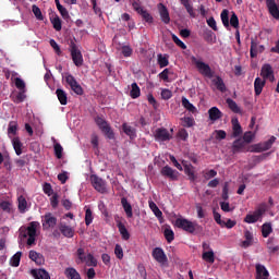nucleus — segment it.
I'll use <instances>...</instances> for the list:
<instances>
[{
    "label": "nucleus",
    "mask_w": 279,
    "mask_h": 279,
    "mask_svg": "<svg viewBox=\"0 0 279 279\" xmlns=\"http://www.w3.org/2000/svg\"><path fill=\"white\" fill-rule=\"evenodd\" d=\"M28 258L36 263V265H45V256L36 251H29Z\"/></svg>",
    "instance_id": "5701e85b"
},
{
    "label": "nucleus",
    "mask_w": 279,
    "mask_h": 279,
    "mask_svg": "<svg viewBox=\"0 0 279 279\" xmlns=\"http://www.w3.org/2000/svg\"><path fill=\"white\" fill-rule=\"evenodd\" d=\"M57 225H58V218L53 216V214L46 213L43 216L41 226L44 230H51V228H56Z\"/></svg>",
    "instance_id": "9d476101"
},
{
    "label": "nucleus",
    "mask_w": 279,
    "mask_h": 279,
    "mask_svg": "<svg viewBox=\"0 0 279 279\" xmlns=\"http://www.w3.org/2000/svg\"><path fill=\"white\" fill-rule=\"evenodd\" d=\"M266 8L270 16L276 19V21H279V7L278 3H276V0H266Z\"/></svg>",
    "instance_id": "4468645a"
},
{
    "label": "nucleus",
    "mask_w": 279,
    "mask_h": 279,
    "mask_svg": "<svg viewBox=\"0 0 279 279\" xmlns=\"http://www.w3.org/2000/svg\"><path fill=\"white\" fill-rule=\"evenodd\" d=\"M275 143H276V136H271L268 141L264 143L253 145L251 151L253 154H260L263 151H267L271 149Z\"/></svg>",
    "instance_id": "0eeeda50"
},
{
    "label": "nucleus",
    "mask_w": 279,
    "mask_h": 279,
    "mask_svg": "<svg viewBox=\"0 0 279 279\" xmlns=\"http://www.w3.org/2000/svg\"><path fill=\"white\" fill-rule=\"evenodd\" d=\"M204 40L209 45H215V33H213V31H206L204 34Z\"/></svg>",
    "instance_id": "09e8293b"
},
{
    "label": "nucleus",
    "mask_w": 279,
    "mask_h": 279,
    "mask_svg": "<svg viewBox=\"0 0 279 279\" xmlns=\"http://www.w3.org/2000/svg\"><path fill=\"white\" fill-rule=\"evenodd\" d=\"M94 121L102 134H105L106 138L109 141H114V131H112V126H110V123L106 121L104 117L97 116Z\"/></svg>",
    "instance_id": "20e7f679"
},
{
    "label": "nucleus",
    "mask_w": 279,
    "mask_h": 279,
    "mask_svg": "<svg viewBox=\"0 0 279 279\" xmlns=\"http://www.w3.org/2000/svg\"><path fill=\"white\" fill-rule=\"evenodd\" d=\"M177 228H180V230H184V232H187V234H195V231L199 230L202 226L197 223V221H191L186 218H178L175 220Z\"/></svg>",
    "instance_id": "7ed1b4c3"
},
{
    "label": "nucleus",
    "mask_w": 279,
    "mask_h": 279,
    "mask_svg": "<svg viewBox=\"0 0 279 279\" xmlns=\"http://www.w3.org/2000/svg\"><path fill=\"white\" fill-rule=\"evenodd\" d=\"M11 142L16 156H21V154H23V142H21V137L15 136Z\"/></svg>",
    "instance_id": "bb28decb"
},
{
    "label": "nucleus",
    "mask_w": 279,
    "mask_h": 279,
    "mask_svg": "<svg viewBox=\"0 0 279 279\" xmlns=\"http://www.w3.org/2000/svg\"><path fill=\"white\" fill-rule=\"evenodd\" d=\"M266 84H267V81H265L260 77L255 78V81H254V90H255L256 97L260 96V94L263 93V89L265 88Z\"/></svg>",
    "instance_id": "4be33fe9"
},
{
    "label": "nucleus",
    "mask_w": 279,
    "mask_h": 279,
    "mask_svg": "<svg viewBox=\"0 0 279 279\" xmlns=\"http://www.w3.org/2000/svg\"><path fill=\"white\" fill-rule=\"evenodd\" d=\"M230 25L231 27H234V29H239V16H236V13H232L230 17Z\"/></svg>",
    "instance_id": "680f3d73"
},
{
    "label": "nucleus",
    "mask_w": 279,
    "mask_h": 279,
    "mask_svg": "<svg viewBox=\"0 0 279 279\" xmlns=\"http://www.w3.org/2000/svg\"><path fill=\"white\" fill-rule=\"evenodd\" d=\"M267 213V209L264 206H260L253 214H248L244 218V223H256L259 219L263 218V215Z\"/></svg>",
    "instance_id": "9b49d317"
},
{
    "label": "nucleus",
    "mask_w": 279,
    "mask_h": 279,
    "mask_svg": "<svg viewBox=\"0 0 279 279\" xmlns=\"http://www.w3.org/2000/svg\"><path fill=\"white\" fill-rule=\"evenodd\" d=\"M159 15L166 25H169L171 23V17L169 16V10L165 7V4L159 3Z\"/></svg>",
    "instance_id": "412c9836"
},
{
    "label": "nucleus",
    "mask_w": 279,
    "mask_h": 279,
    "mask_svg": "<svg viewBox=\"0 0 279 279\" xmlns=\"http://www.w3.org/2000/svg\"><path fill=\"white\" fill-rule=\"evenodd\" d=\"M64 276L68 279H82V276H80V272H77V270L73 267L65 268Z\"/></svg>",
    "instance_id": "7c9ffc66"
},
{
    "label": "nucleus",
    "mask_w": 279,
    "mask_h": 279,
    "mask_svg": "<svg viewBox=\"0 0 279 279\" xmlns=\"http://www.w3.org/2000/svg\"><path fill=\"white\" fill-rule=\"evenodd\" d=\"M121 204L128 219H132V217H134V213L132 211V204H130L125 197L121 198Z\"/></svg>",
    "instance_id": "393cba45"
},
{
    "label": "nucleus",
    "mask_w": 279,
    "mask_h": 279,
    "mask_svg": "<svg viewBox=\"0 0 279 279\" xmlns=\"http://www.w3.org/2000/svg\"><path fill=\"white\" fill-rule=\"evenodd\" d=\"M32 12L33 14H35L36 19L38 21H43L45 17L43 16V11H40V8H38V5L33 4L32 5Z\"/></svg>",
    "instance_id": "5fc2aeb1"
},
{
    "label": "nucleus",
    "mask_w": 279,
    "mask_h": 279,
    "mask_svg": "<svg viewBox=\"0 0 279 279\" xmlns=\"http://www.w3.org/2000/svg\"><path fill=\"white\" fill-rule=\"evenodd\" d=\"M260 77L264 80V82H276V75L274 74V68H271V64L265 63L262 66Z\"/></svg>",
    "instance_id": "1a4fd4ad"
},
{
    "label": "nucleus",
    "mask_w": 279,
    "mask_h": 279,
    "mask_svg": "<svg viewBox=\"0 0 279 279\" xmlns=\"http://www.w3.org/2000/svg\"><path fill=\"white\" fill-rule=\"evenodd\" d=\"M243 141L246 144L252 143V141H254V133H252L251 131L245 132L244 135H243Z\"/></svg>",
    "instance_id": "338daca9"
},
{
    "label": "nucleus",
    "mask_w": 279,
    "mask_h": 279,
    "mask_svg": "<svg viewBox=\"0 0 279 279\" xmlns=\"http://www.w3.org/2000/svg\"><path fill=\"white\" fill-rule=\"evenodd\" d=\"M173 72H170L169 69H165L161 73L158 74L159 80H162L163 82H171L169 78V75H172Z\"/></svg>",
    "instance_id": "864d4df0"
},
{
    "label": "nucleus",
    "mask_w": 279,
    "mask_h": 279,
    "mask_svg": "<svg viewBox=\"0 0 279 279\" xmlns=\"http://www.w3.org/2000/svg\"><path fill=\"white\" fill-rule=\"evenodd\" d=\"M53 149L56 158H58V160L62 159V153L64 151L62 145L60 143H57L54 144Z\"/></svg>",
    "instance_id": "8fccbe9b"
},
{
    "label": "nucleus",
    "mask_w": 279,
    "mask_h": 279,
    "mask_svg": "<svg viewBox=\"0 0 279 279\" xmlns=\"http://www.w3.org/2000/svg\"><path fill=\"white\" fill-rule=\"evenodd\" d=\"M76 265H85L87 267H97V258L93 255V253H88L86 255V251L83 247L77 248L76 251Z\"/></svg>",
    "instance_id": "f03ea898"
},
{
    "label": "nucleus",
    "mask_w": 279,
    "mask_h": 279,
    "mask_svg": "<svg viewBox=\"0 0 279 279\" xmlns=\"http://www.w3.org/2000/svg\"><path fill=\"white\" fill-rule=\"evenodd\" d=\"M90 223H93V210L87 208L85 211V225L90 226Z\"/></svg>",
    "instance_id": "13d9d810"
},
{
    "label": "nucleus",
    "mask_w": 279,
    "mask_h": 279,
    "mask_svg": "<svg viewBox=\"0 0 279 279\" xmlns=\"http://www.w3.org/2000/svg\"><path fill=\"white\" fill-rule=\"evenodd\" d=\"M122 132H124V134H126V136H129L131 141H134V138H136V129L128 124V122H124L122 124Z\"/></svg>",
    "instance_id": "b1692460"
},
{
    "label": "nucleus",
    "mask_w": 279,
    "mask_h": 279,
    "mask_svg": "<svg viewBox=\"0 0 279 279\" xmlns=\"http://www.w3.org/2000/svg\"><path fill=\"white\" fill-rule=\"evenodd\" d=\"M59 230L65 239H73L75 236V229L65 223H59Z\"/></svg>",
    "instance_id": "f3484780"
},
{
    "label": "nucleus",
    "mask_w": 279,
    "mask_h": 279,
    "mask_svg": "<svg viewBox=\"0 0 279 279\" xmlns=\"http://www.w3.org/2000/svg\"><path fill=\"white\" fill-rule=\"evenodd\" d=\"M208 116L209 119L215 122V121H219V119H221V117H223V112H221V110H219V108L217 107H211L208 110Z\"/></svg>",
    "instance_id": "a878e982"
},
{
    "label": "nucleus",
    "mask_w": 279,
    "mask_h": 279,
    "mask_svg": "<svg viewBox=\"0 0 279 279\" xmlns=\"http://www.w3.org/2000/svg\"><path fill=\"white\" fill-rule=\"evenodd\" d=\"M155 141H159L161 143H165L167 141H171V133H169V130L165 128H159L154 132Z\"/></svg>",
    "instance_id": "ddd939ff"
},
{
    "label": "nucleus",
    "mask_w": 279,
    "mask_h": 279,
    "mask_svg": "<svg viewBox=\"0 0 279 279\" xmlns=\"http://www.w3.org/2000/svg\"><path fill=\"white\" fill-rule=\"evenodd\" d=\"M15 87L19 88L20 90H27L25 86V81L21 77H15L14 80Z\"/></svg>",
    "instance_id": "4d7b16f0"
},
{
    "label": "nucleus",
    "mask_w": 279,
    "mask_h": 279,
    "mask_svg": "<svg viewBox=\"0 0 279 279\" xmlns=\"http://www.w3.org/2000/svg\"><path fill=\"white\" fill-rule=\"evenodd\" d=\"M56 95L58 97V100L60 101L61 106H66L69 104V97L66 95V92L62 88H58L56 90Z\"/></svg>",
    "instance_id": "c756f323"
},
{
    "label": "nucleus",
    "mask_w": 279,
    "mask_h": 279,
    "mask_svg": "<svg viewBox=\"0 0 279 279\" xmlns=\"http://www.w3.org/2000/svg\"><path fill=\"white\" fill-rule=\"evenodd\" d=\"M153 258H155L157 263H160V265H165V263H167V254H165V251L161 247L153 250Z\"/></svg>",
    "instance_id": "a211bd4d"
},
{
    "label": "nucleus",
    "mask_w": 279,
    "mask_h": 279,
    "mask_svg": "<svg viewBox=\"0 0 279 279\" xmlns=\"http://www.w3.org/2000/svg\"><path fill=\"white\" fill-rule=\"evenodd\" d=\"M70 53L72 61L74 62L75 66H82L84 64V57L82 56V51L75 41H70Z\"/></svg>",
    "instance_id": "423d86ee"
},
{
    "label": "nucleus",
    "mask_w": 279,
    "mask_h": 279,
    "mask_svg": "<svg viewBox=\"0 0 279 279\" xmlns=\"http://www.w3.org/2000/svg\"><path fill=\"white\" fill-rule=\"evenodd\" d=\"M51 23H52V27L53 29H56V32H61L62 31V20H60V16H54L52 20H51Z\"/></svg>",
    "instance_id": "49530a36"
},
{
    "label": "nucleus",
    "mask_w": 279,
    "mask_h": 279,
    "mask_svg": "<svg viewBox=\"0 0 279 279\" xmlns=\"http://www.w3.org/2000/svg\"><path fill=\"white\" fill-rule=\"evenodd\" d=\"M17 208H19V211L22 214L27 213V199L25 198V196L23 195L19 196Z\"/></svg>",
    "instance_id": "c9c22d12"
},
{
    "label": "nucleus",
    "mask_w": 279,
    "mask_h": 279,
    "mask_svg": "<svg viewBox=\"0 0 279 279\" xmlns=\"http://www.w3.org/2000/svg\"><path fill=\"white\" fill-rule=\"evenodd\" d=\"M32 276H34L35 279H51V276H49V272L45 269L32 270Z\"/></svg>",
    "instance_id": "72a5a7b5"
},
{
    "label": "nucleus",
    "mask_w": 279,
    "mask_h": 279,
    "mask_svg": "<svg viewBox=\"0 0 279 279\" xmlns=\"http://www.w3.org/2000/svg\"><path fill=\"white\" fill-rule=\"evenodd\" d=\"M114 254L119 260H123V247L120 244H116Z\"/></svg>",
    "instance_id": "bf43d9fd"
},
{
    "label": "nucleus",
    "mask_w": 279,
    "mask_h": 279,
    "mask_svg": "<svg viewBox=\"0 0 279 279\" xmlns=\"http://www.w3.org/2000/svg\"><path fill=\"white\" fill-rule=\"evenodd\" d=\"M183 167H184V173L185 175H187L189 180L191 182H195V180H197V177L195 175V170L193 168V165L185 163L183 165Z\"/></svg>",
    "instance_id": "cd10ccee"
},
{
    "label": "nucleus",
    "mask_w": 279,
    "mask_h": 279,
    "mask_svg": "<svg viewBox=\"0 0 279 279\" xmlns=\"http://www.w3.org/2000/svg\"><path fill=\"white\" fill-rule=\"evenodd\" d=\"M172 40L173 43L180 47L181 49H186V44H184L183 41H181L178 36L175 34H172Z\"/></svg>",
    "instance_id": "774afa93"
},
{
    "label": "nucleus",
    "mask_w": 279,
    "mask_h": 279,
    "mask_svg": "<svg viewBox=\"0 0 279 279\" xmlns=\"http://www.w3.org/2000/svg\"><path fill=\"white\" fill-rule=\"evenodd\" d=\"M232 134L231 138H239L241 134H243V128L241 126V123L239 122V118H232Z\"/></svg>",
    "instance_id": "dca6fc26"
},
{
    "label": "nucleus",
    "mask_w": 279,
    "mask_h": 279,
    "mask_svg": "<svg viewBox=\"0 0 279 279\" xmlns=\"http://www.w3.org/2000/svg\"><path fill=\"white\" fill-rule=\"evenodd\" d=\"M160 173L163 178H169L171 182H178V178H180V172L169 166L161 168Z\"/></svg>",
    "instance_id": "f8f14e48"
},
{
    "label": "nucleus",
    "mask_w": 279,
    "mask_h": 279,
    "mask_svg": "<svg viewBox=\"0 0 279 279\" xmlns=\"http://www.w3.org/2000/svg\"><path fill=\"white\" fill-rule=\"evenodd\" d=\"M182 5L185 8L186 12L195 19V11L193 10V5L191 4V0H181Z\"/></svg>",
    "instance_id": "a19ab883"
},
{
    "label": "nucleus",
    "mask_w": 279,
    "mask_h": 279,
    "mask_svg": "<svg viewBox=\"0 0 279 279\" xmlns=\"http://www.w3.org/2000/svg\"><path fill=\"white\" fill-rule=\"evenodd\" d=\"M25 93H27V89H20L16 96H12V101L14 104H23L25 99H27V95H25Z\"/></svg>",
    "instance_id": "473e14b6"
},
{
    "label": "nucleus",
    "mask_w": 279,
    "mask_h": 279,
    "mask_svg": "<svg viewBox=\"0 0 279 279\" xmlns=\"http://www.w3.org/2000/svg\"><path fill=\"white\" fill-rule=\"evenodd\" d=\"M157 62L160 66V69H165V66H169V59L165 56H162V53H159L157 56Z\"/></svg>",
    "instance_id": "a18cd8bd"
},
{
    "label": "nucleus",
    "mask_w": 279,
    "mask_h": 279,
    "mask_svg": "<svg viewBox=\"0 0 279 279\" xmlns=\"http://www.w3.org/2000/svg\"><path fill=\"white\" fill-rule=\"evenodd\" d=\"M214 219L216 223H218V226H220L221 228L226 226V221L221 220V214L217 213L216 210H214Z\"/></svg>",
    "instance_id": "e2e57ef3"
},
{
    "label": "nucleus",
    "mask_w": 279,
    "mask_h": 279,
    "mask_svg": "<svg viewBox=\"0 0 279 279\" xmlns=\"http://www.w3.org/2000/svg\"><path fill=\"white\" fill-rule=\"evenodd\" d=\"M263 51H265V46L258 45L256 40L252 39L250 48L251 58H257L258 53H263Z\"/></svg>",
    "instance_id": "6ab92c4d"
},
{
    "label": "nucleus",
    "mask_w": 279,
    "mask_h": 279,
    "mask_svg": "<svg viewBox=\"0 0 279 279\" xmlns=\"http://www.w3.org/2000/svg\"><path fill=\"white\" fill-rule=\"evenodd\" d=\"M43 190H44V193L48 195V197H51V195H53V187L51 186L50 183H45Z\"/></svg>",
    "instance_id": "69168bd1"
},
{
    "label": "nucleus",
    "mask_w": 279,
    "mask_h": 279,
    "mask_svg": "<svg viewBox=\"0 0 279 279\" xmlns=\"http://www.w3.org/2000/svg\"><path fill=\"white\" fill-rule=\"evenodd\" d=\"M171 97H173V93L171 92V89H162L161 90V99H165V101L171 99Z\"/></svg>",
    "instance_id": "0e129e2a"
},
{
    "label": "nucleus",
    "mask_w": 279,
    "mask_h": 279,
    "mask_svg": "<svg viewBox=\"0 0 279 279\" xmlns=\"http://www.w3.org/2000/svg\"><path fill=\"white\" fill-rule=\"evenodd\" d=\"M246 143L242 138H238L232 144V151L233 154H239L241 151H252L250 148H245Z\"/></svg>",
    "instance_id": "2eb2a0df"
},
{
    "label": "nucleus",
    "mask_w": 279,
    "mask_h": 279,
    "mask_svg": "<svg viewBox=\"0 0 279 279\" xmlns=\"http://www.w3.org/2000/svg\"><path fill=\"white\" fill-rule=\"evenodd\" d=\"M65 82L66 84L70 86V88H72V86L77 85V80H75V76H73L72 74H65Z\"/></svg>",
    "instance_id": "6e6d98bb"
},
{
    "label": "nucleus",
    "mask_w": 279,
    "mask_h": 279,
    "mask_svg": "<svg viewBox=\"0 0 279 279\" xmlns=\"http://www.w3.org/2000/svg\"><path fill=\"white\" fill-rule=\"evenodd\" d=\"M230 11H228L227 9H223L221 14H220V19H221V22H222V25L225 27H230Z\"/></svg>",
    "instance_id": "ea45409f"
},
{
    "label": "nucleus",
    "mask_w": 279,
    "mask_h": 279,
    "mask_svg": "<svg viewBox=\"0 0 279 279\" xmlns=\"http://www.w3.org/2000/svg\"><path fill=\"white\" fill-rule=\"evenodd\" d=\"M57 10L61 14L62 19H64V21L71 19V15H69V10H66V8H64L63 5L58 4Z\"/></svg>",
    "instance_id": "3c124183"
},
{
    "label": "nucleus",
    "mask_w": 279,
    "mask_h": 279,
    "mask_svg": "<svg viewBox=\"0 0 279 279\" xmlns=\"http://www.w3.org/2000/svg\"><path fill=\"white\" fill-rule=\"evenodd\" d=\"M256 279H269V271L262 264H256Z\"/></svg>",
    "instance_id": "aec40b11"
},
{
    "label": "nucleus",
    "mask_w": 279,
    "mask_h": 279,
    "mask_svg": "<svg viewBox=\"0 0 279 279\" xmlns=\"http://www.w3.org/2000/svg\"><path fill=\"white\" fill-rule=\"evenodd\" d=\"M92 186L97 191L98 193H106L107 191V183L104 181V179L99 178L97 174H92L89 177Z\"/></svg>",
    "instance_id": "6e6552de"
},
{
    "label": "nucleus",
    "mask_w": 279,
    "mask_h": 279,
    "mask_svg": "<svg viewBox=\"0 0 279 279\" xmlns=\"http://www.w3.org/2000/svg\"><path fill=\"white\" fill-rule=\"evenodd\" d=\"M226 104L228 105V108L231 112H234V114H241V107L234 101L232 98H227Z\"/></svg>",
    "instance_id": "c85d7f7f"
},
{
    "label": "nucleus",
    "mask_w": 279,
    "mask_h": 279,
    "mask_svg": "<svg viewBox=\"0 0 279 279\" xmlns=\"http://www.w3.org/2000/svg\"><path fill=\"white\" fill-rule=\"evenodd\" d=\"M203 260L206 263H215V252L213 250L203 253Z\"/></svg>",
    "instance_id": "c03bdc74"
},
{
    "label": "nucleus",
    "mask_w": 279,
    "mask_h": 279,
    "mask_svg": "<svg viewBox=\"0 0 279 279\" xmlns=\"http://www.w3.org/2000/svg\"><path fill=\"white\" fill-rule=\"evenodd\" d=\"M138 14H141L143 21H145L146 23H149V24L154 23V16H151L148 10L144 9L143 11H140Z\"/></svg>",
    "instance_id": "37998d69"
},
{
    "label": "nucleus",
    "mask_w": 279,
    "mask_h": 279,
    "mask_svg": "<svg viewBox=\"0 0 279 279\" xmlns=\"http://www.w3.org/2000/svg\"><path fill=\"white\" fill-rule=\"evenodd\" d=\"M17 133H19V123H16V121L9 122V128H8L9 138H12V136H16Z\"/></svg>",
    "instance_id": "f704fd0d"
},
{
    "label": "nucleus",
    "mask_w": 279,
    "mask_h": 279,
    "mask_svg": "<svg viewBox=\"0 0 279 279\" xmlns=\"http://www.w3.org/2000/svg\"><path fill=\"white\" fill-rule=\"evenodd\" d=\"M130 97L132 99H138V97H141V87H138V84L136 83L131 84Z\"/></svg>",
    "instance_id": "4c0bfd02"
},
{
    "label": "nucleus",
    "mask_w": 279,
    "mask_h": 279,
    "mask_svg": "<svg viewBox=\"0 0 279 279\" xmlns=\"http://www.w3.org/2000/svg\"><path fill=\"white\" fill-rule=\"evenodd\" d=\"M213 84L216 86L217 90L226 93V83H223V78H221V76H216V80H213Z\"/></svg>",
    "instance_id": "e433bc0d"
},
{
    "label": "nucleus",
    "mask_w": 279,
    "mask_h": 279,
    "mask_svg": "<svg viewBox=\"0 0 279 279\" xmlns=\"http://www.w3.org/2000/svg\"><path fill=\"white\" fill-rule=\"evenodd\" d=\"M182 106L185 108V110H189V112H195L196 108L186 97L182 98Z\"/></svg>",
    "instance_id": "de8ad7c7"
},
{
    "label": "nucleus",
    "mask_w": 279,
    "mask_h": 279,
    "mask_svg": "<svg viewBox=\"0 0 279 279\" xmlns=\"http://www.w3.org/2000/svg\"><path fill=\"white\" fill-rule=\"evenodd\" d=\"M21 256H23V253L21 252L14 254V256L11 258L12 267H19L21 265Z\"/></svg>",
    "instance_id": "603ef678"
},
{
    "label": "nucleus",
    "mask_w": 279,
    "mask_h": 279,
    "mask_svg": "<svg viewBox=\"0 0 279 279\" xmlns=\"http://www.w3.org/2000/svg\"><path fill=\"white\" fill-rule=\"evenodd\" d=\"M191 60L193 64H195L201 75H204V77H208L209 80H213V77H215V71H213L208 63L197 60V58L195 57H192Z\"/></svg>",
    "instance_id": "39448f33"
},
{
    "label": "nucleus",
    "mask_w": 279,
    "mask_h": 279,
    "mask_svg": "<svg viewBox=\"0 0 279 279\" xmlns=\"http://www.w3.org/2000/svg\"><path fill=\"white\" fill-rule=\"evenodd\" d=\"M182 121L183 128H193V125H195V119L191 117L183 118Z\"/></svg>",
    "instance_id": "052dcab7"
},
{
    "label": "nucleus",
    "mask_w": 279,
    "mask_h": 279,
    "mask_svg": "<svg viewBox=\"0 0 279 279\" xmlns=\"http://www.w3.org/2000/svg\"><path fill=\"white\" fill-rule=\"evenodd\" d=\"M117 226L123 241H130V231H128V228H125V225L119 221Z\"/></svg>",
    "instance_id": "2f4dec72"
},
{
    "label": "nucleus",
    "mask_w": 279,
    "mask_h": 279,
    "mask_svg": "<svg viewBox=\"0 0 279 279\" xmlns=\"http://www.w3.org/2000/svg\"><path fill=\"white\" fill-rule=\"evenodd\" d=\"M163 236L167 243H171L175 239V233L172 231L171 228H166L163 230Z\"/></svg>",
    "instance_id": "79ce46f5"
},
{
    "label": "nucleus",
    "mask_w": 279,
    "mask_h": 279,
    "mask_svg": "<svg viewBox=\"0 0 279 279\" xmlns=\"http://www.w3.org/2000/svg\"><path fill=\"white\" fill-rule=\"evenodd\" d=\"M39 226L40 223L38 221H32L25 230H20V236H22V239H27L28 236L26 245L29 247H32V245H36V232Z\"/></svg>",
    "instance_id": "f257e3e1"
},
{
    "label": "nucleus",
    "mask_w": 279,
    "mask_h": 279,
    "mask_svg": "<svg viewBox=\"0 0 279 279\" xmlns=\"http://www.w3.org/2000/svg\"><path fill=\"white\" fill-rule=\"evenodd\" d=\"M271 232H274V228L271 227V222H265L262 226V235L264 236V239H267L269 236V234H271Z\"/></svg>",
    "instance_id": "58836bf2"
}]
</instances>
